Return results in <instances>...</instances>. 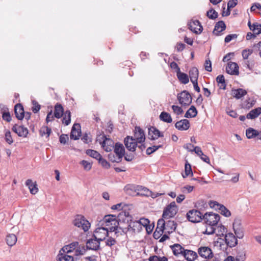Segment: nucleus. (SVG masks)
<instances>
[{"instance_id": "21", "label": "nucleus", "mask_w": 261, "mask_h": 261, "mask_svg": "<svg viewBox=\"0 0 261 261\" xmlns=\"http://www.w3.org/2000/svg\"><path fill=\"white\" fill-rule=\"evenodd\" d=\"M175 127L180 130H186L190 127V122L187 119H182L177 121L175 124Z\"/></svg>"}, {"instance_id": "58", "label": "nucleus", "mask_w": 261, "mask_h": 261, "mask_svg": "<svg viewBox=\"0 0 261 261\" xmlns=\"http://www.w3.org/2000/svg\"><path fill=\"white\" fill-rule=\"evenodd\" d=\"M253 50L252 49H244L242 51V55L244 59H247L249 56L252 54Z\"/></svg>"}, {"instance_id": "62", "label": "nucleus", "mask_w": 261, "mask_h": 261, "mask_svg": "<svg viewBox=\"0 0 261 261\" xmlns=\"http://www.w3.org/2000/svg\"><path fill=\"white\" fill-rule=\"evenodd\" d=\"M172 109L173 112L178 115L181 114L184 112L182 109L177 106L173 105Z\"/></svg>"}, {"instance_id": "61", "label": "nucleus", "mask_w": 261, "mask_h": 261, "mask_svg": "<svg viewBox=\"0 0 261 261\" xmlns=\"http://www.w3.org/2000/svg\"><path fill=\"white\" fill-rule=\"evenodd\" d=\"M116 243V240L112 237H109L106 241V245L109 247H112Z\"/></svg>"}, {"instance_id": "40", "label": "nucleus", "mask_w": 261, "mask_h": 261, "mask_svg": "<svg viewBox=\"0 0 261 261\" xmlns=\"http://www.w3.org/2000/svg\"><path fill=\"white\" fill-rule=\"evenodd\" d=\"M160 118L163 121L167 123H171L172 121L171 115L168 113L165 112H163L161 113Z\"/></svg>"}, {"instance_id": "60", "label": "nucleus", "mask_w": 261, "mask_h": 261, "mask_svg": "<svg viewBox=\"0 0 261 261\" xmlns=\"http://www.w3.org/2000/svg\"><path fill=\"white\" fill-rule=\"evenodd\" d=\"M215 226H209L207 227L204 233L207 234H212L216 232V228L215 227Z\"/></svg>"}, {"instance_id": "16", "label": "nucleus", "mask_w": 261, "mask_h": 261, "mask_svg": "<svg viewBox=\"0 0 261 261\" xmlns=\"http://www.w3.org/2000/svg\"><path fill=\"white\" fill-rule=\"evenodd\" d=\"M12 130L19 137H26L29 133L27 128L23 125L15 124L12 127Z\"/></svg>"}, {"instance_id": "26", "label": "nucleus", "mask_w": 261, "mask_h": 261, "mask_svg": "<svg viewBox=\"0 0 261 261\" xmlns=\"http://www.w3.org/2000/svg\"><path fill=\"white\" fill-rule=\"evenodd\" d=\"M183 256L188 261H194L198 256L196 252L191 250L186 249Z\"/></svg>"}, {"instance_id": "1", "label": "nucleus", "mask_w": 261, "mask_h": 261, "mask_svg": "<svg viewBox=\"0 0 261 261\" xmlns=\"http://www.w3.org/2000/svg\"><path fill=\"white\" fill-rule=\"evenodd\" d=\"M99 223L107 229H109V232H115V234L119 232V229L122 230L121 227H119V221L117 219L116 215H106Z\"/></svg>"}, {"instance_id": "29", "label": "nucleus", "mask_w": 261, "mask_h": 261, "mask_svg": "<svg viewBox=\"0 0 261 261\" xmlns=\"http://www.w3.org/2000/svg\"><path fill=\"white\" fill-rule=\"evenodd\" d=\"M247 94V91L243 89L239 88L231 90V95L237 99H240Z\"/></svg>"}, {"instance_id": "34", "label": "nucleus", "mask_w": 261, "mask_h": 261, "mask_svg": "<svg viewBox=\"0 0 261 261\" xmlns=\"http://www.w3.org/2000/svg\"><path fill=\"white\" fill-rule=\"evenodd\" d=\"M138 185L128 184L125 186L124 189L129 195H134L137 193V189Z\"/></svg>"}, {"instance_id": "23", "label": "nucleus", "mask_w": 261, "mask_h": 261, "mask_svg": "<svg viewBox=\"0 0 261 261\" xmlns=\"http://www.w3.org/2000/svg\"><path fill=\"white\" fill-rule=\"evenodd\" d=\"M172 250L174 255L178 256L179 255L183 256L184 252L185 251V248L182 247L179 244H175L171 246Z\"/></svg>"}, {"instance_id": "27", "label": "nucleus", "mask_w": 261, "mask_h": 261, "mask_svg": "<svg viewBox=\"0 0 261 261\" xmlns=\"http://www.w3.org/2000/svg\"><path fill=\"white\" fill-rule=\"evenodd\" d=\"M25 185L29 188L32 194L35 195L38 192L37 185L36 182H33L31 179H27L25 181Z\"/></svg>"}, {"instance_id": "46", "label": "nucleus", "mask_w": 261, "mask_h": 261, "mask_svg": "<svg viewBox=\"0 0 261 261\" xmlns=\"http://www.w3.org/2000/svg\"><path fill=\"white\" fill-rule=\"evenodd\" d=\"M86 154L91 157L94 158L97 160H98L100 158L101 156L100 154L98 153L97 151L92 150V149H88L86 150Z\"/></svg>"}, {"instance_id": "20", "label": "nucleus", "mask_w": 261, "mask_h": 261, "mask_svg": "<svg viewBox=\"0 0 261 261\" xmlns=\"http://www.w3.org/2000/svg\"><path fill=\"white\" fill-rule=\"evenodd\" d=\"M80 128L81 126L79 123H76L73 125L70 133V138L71 139L76 140L79 139V137L81 134Z\"/></svg>"}, {"instance_id": "42", "label": "nucleus", "mask_w": 261, "mask_h": 261, "mask_svg": "<svg viewBox=\"0 0 261 261\" xmlns=\"http://www.w3.org/2000/svg\"><path fill=\"white\" fill-rule=\"evenodd\" d=\"M141 228L140 227V223L138 222V221H134L131 222L129 225H128L127 230H132L133 232H135L136 230H139Z\"/></svg>"}, {"instance_id": "28", "label": "nucleus", "mask_w": 261, "mask_h": 261, "mask_svg": "<svg viewBox=\"0 0 261 261\" xmlns=\"http://www.w3.org/2000/svg\"><path fill=\"white\" fill-rule=\"evenodd\" d=\"M114 153L116 154H118L119 156H120L121 158L124 156V152L125 149L123 145L122 144L120 143H116L115 144V146L114 147Z\"/></svg>"}, {"instance_id": "54", "label": "nucleus", "mask_w": 261, "mask_h": 261, "mask_svg": "<svg viewBox=\"0 0 261 261\" xmlns=\"http://www.w3.org/2000/svg\"><path fill=\"white\" fill-rule=\"evenodd\" d=\"M80 164L83 166L84 169L86 171H89L92 168V163L87 161L82 160L80 162Z\"/></svg>"}, {"instance_id": "13", "label": "nucleus", "mask_w": 261, "mask_h": 261, "mask_svg": "<svg viewBox=\"0 0 261 261\" xmlns=\"http://www.w3.org/2000/svg\"><path fill=\"white\" fill-rule=\"evenodd\" d=\"M163 137V133L155 127L152 126L148 128V138L150 140H154Z\"/></svg>"}, {"instance_id": "24", "label": "nucleus", "mask_w": 261, "mask_h": 261, "mask_svg": "<svg viewBox=\"0 0 261 261\" xmlns=\"http://www.w3.org/2000/svg\"><path fill=\"white\" fill-rule=\"evenodd\" d=\"M14 112L16 118L19 120H22L24 117V111L21 104H17L14 108Z\"/></svg>"}, {"instance_id": "59", "label": "nucleus", "mask_w": 261, "mask_h": 261, "mask_svg": "<svg viewBox=\"0 0 261 261\" xmlns=\"http://www.w3.org/2000/svg\"><path fill=\"white\" fill-rule=\"evenodd\" d=\"M5 140L9 144L13 142L11 133L9 130L7 131L5 133Z\"/></svg>"}, {"instance_id": "3", "label": "nucleus", "mask_w": 261, "mask_h": 261, "mask_svg": "<svg viewBox=\"0 0 261 261\" xmlns=\"http://www.w3.org/2000/svg\"><path fill=\"white\" fill-rule=\"evenodd\" d=\"M98 225V227L94 231L93 237L99 241H102L106 239V237H108L109 231L100 223Z\"/></svg>"}, {"instance_id": "9", "label": "nucleus", "mask_w": 261, "mask_h": 261, "mask_svg": "<svg viewBox=\"0 0 261 261\" xmlns=\"http://www.w3.org/2000/svg\"><path fill=\"white\" fill-rule=\"evenodd\" d=\"M126 148L130 151H135L137 146V142L133 137L127 136L124 140Z\"/></svg>"}, {"instance_id": "6", "label": "nucleus", "mask_w": 261, "mask_h": 261, "mask_svg": "<svg viewBox=\"0 0 261 261\" xmlns=\"http://www.w3.org/2000/svg\"><path fill=\"white\" fill-rule=\"evenodd\" d=\"M73 224L78 227H81L84 231L89 230L90 227V223L82 215H77L73 220Z\"/></svg>"}, {"instance_id": "49", "label": "nucleus", "mask_w": 261, "mask_h": 261, "mask_svg": "<svg viewBox=\"0 0 261 261\" xmlns=\"http://www.w3.org/2000/svg\"><path fill=\"white\" fill-rule=\"evenodd\" d=\"M165 225L166 223L165 222V221L163 219H159L158 220L156 227V230H159V231H158V233H159V232H162V233L163 232L165 227Z\"/></svg>"}, {"instance_id": "15", "label": "nucleus", "mask_w": 261, "mask_h": 261, "mask_svg": "<svg viewBox=\"0 0 261 261\" xmlns=\"http://www.w3.org/2000/svg\"><path fill=\"white\" fill-rule=\"evenodd\" d=\"M198 252L200 256L204 258H211L213 257V253L211 249L208 247H201L198 248Z\"/></svg>"}, {"instance_id": "50", "label": "nucleus", "mask_w": 261, "mask_h": 261, "mask_svg": "<svg viewBox=\"0 0 261 261\" xmlns=\"http://www.w3.org/2000/svg\"><path fill=\"white\" fill-rule=\"evenodd\" d=\"M250 30L255 32L256 35H259L261 34V24L257 22L254 23L252 27H250Z\"/></svg>"}, {"instance_id": "39", "label": "nucleus", "mask_w": 261, "mask_h": 261, "mask_svg": "<svg viewBox=\"0 0 261 261\" xmlns=\"http://www.w3.org/2000/svg\"><path fill=\"white\" fill-rule=\"evenodd\" d=\"M197 114V111L196 108L194 106H192L186 113L185 117L186 118H194L196 117Z\"/></svg>"}, {"instance_id": "18", "label": "nucleus", "mask_w": 261, "mask_h": 261, "mask_svg": "<svg viewBox=\"0 0 261 261\" xmlns=\"http://www.w3.org/2000/svg\"><path fill=\"white\" fill-rule=\"evenodd\" d=\"M100 242L95 238L88 240L86 242L87 250H98L100 247Z\"/></svg>"}, {"instance_id": "8", "label": "nucleus", "mask_w": 261, "mask_h": 261, "mask_svg": "<svg viewBox=\"0 0 261 261\" xmlns=\"http://www.w3.org/2000/svg\"><path fill=\"white\" fill-rule=\"evenodd\" d=\"M179 103L183 106H188L192 102V97L189 92L185 90L177 96Z\"/></svg>"}, {"instance_id": "30", "label": "nucleus", "mask_w": 261, "mask_h": 261, "mask_svg": "<svg viewBox=\"0 0 261 261\" xmlns=\"http://www.w3.org/2000/svg\"><path fill=\"white\" fill-rule=\"evenodd\" d=\"M260 114L261 108L258 107L250 111V112L247 114L246 118L247 119H253L257 118Z\"/></svg>"}, {"instance_id": "12", "label": "nucleus", "mask_w": 261, "mask_h": 261, "mask_svg": "<svg viewBox=\"0 0 261 261\" xmlns=\"http://www.w3.org/2000/svg\"><path fill=\"white\" fill-rule=\"evenodd\" d=\"M139 143H144L145 140V133L139 126H136L134 130V138Z\"/></svg>"}, {"instance_id": "35", "label": "nucleus", "mask_w": 261, "mask_h": 261, "mask_svg": "<svg viewBox=\"0 0 261 261\" xmlns=\"http://www.w3.org/2000/svg\"><path fill=\"white\" fill-rule=\"evenodd\" d=\"M17 237L14 234H9L6 236V241L9 246H14L17 242Z\"/></svg>"}, {"instance_id": "43", "label": "nucleus", "mask_w": 261, "mask_h": 261, "mask_svg": "<svg viewBox=\"0 0 261 261\" xmlns=\"http://www.w3.org/2000/svg\"><path fill=\"white\" fill-rule=\"evenodd\" d=\"M258 135V131L252 128H249L246 130V135L247 138L248 139H252L254 137H256V135Z\"/></svg>"}, {"instance_id": "57", "label": "nucleus", "mask_w": 261, "mask_h": 261, "mask_svg": "<svg viewBox=\"0 0 261 261\" xmlns=\"http://www.w3.org/2000/svg\"><path fill=\"white\" fill-rule=\"evenodd\" d=\"M75 255H83L85 253L87 249H86L84 246L82 247H78L75 249Z\"/></svg>"}, {"instance_id": "19", "label": "nucleus", "mask_w": 261, "mask_h": 261, "mask_svg": "<svg viewBox=\"0 0 261 261\" xmlns=\"http://www.w3.org/2000/svg\"><path fill=\"white\" fill-rule=\"evenodd\" d=\"M225 240L226 244L230 247H234L238 244V240L232 233L225 234Z\"/></svg>"}, {"instance_id": "48", "label": "nucleus", "mask_w": 261, "mask_h": 261, "mask_svg": "<svg viewBox=\"0 0 261 261\" xmlns=\"http://www.w3.org/2000/svg\"><path fill=\"white\" fill-rule=\"evenodd\" d=\"M217 232H216L217 235L220 237L225 236L226 233V228L223 225H220L217 227L216 229Z\"/></svg>"}, {"instance_id": "31", "label": "nucleus", "mask_w": 261, "mask_h": 261, "mask_svg": "<svg viewBox=\"0 0 261 261\" xmlns=\"http://www.w3.org/2000/svg\"><path fill=\"white\" fill-rule=\"evenodd\" d=\"M150 193V190L147 188L142 186H138L136 195L147 197Z\"/></svg>"}, {"instance_id": "41", "label": "nucleus", "mask_w": 261, "mask_h": 261, "mask_svg": "<svg viewBox=\"0 0 261 261\" xmlns=\"http://www.w3.org/2000/svg\"><path fill=\"white\" fill-rule=\"evenodd\" d=\"M193 175L191 165L188 163L186 162L185 166V173L182 174L183 178H186L189 175L192 176Z\"/></svg>"}, {"instance_id": "56", "label": "nucleus", "mask_w": 261, "mask_h": 261, "mask_svg": "<svg viewBox=\"0 0 261 261\" xmlns=\"http://www.w3.org/2000/svg\"><path fill=\"white\" fill-rule=\"evenodd\" d=\"M98 161L103 167L106 169H108L110 167V164L105 159H103L102 156L100 158Z\"/></svg>"}, {"instance_id": "36", "label": "nucleus", "mask_w": 261, "mask_h": 261, "mask_svg": "<svg viewBox=\"0 0 261 261\" xmlns=\"http://www.w3.org/2000/svg\"><path fill=\"white\" fill-rule=\"evenodd\" d=\"M63 108L61 104L57 103L55 107L54 116L57 118H60L63 115Z\"/></svg>"}, {"instance_id": "44", "label": "nucleus", "mask_w": 261, "mask_h": 261, "mask_svg": "<svg viewBox=\"0 0 261 261\" xmlns=\"http://www.w3.org/2000/svg\"><path fill=\"white\" fill-rule=\"evenodd\" d=\"M63 123H64L65 125H68L71 121V113L70 111H66L63 114Z\"/></svg>"}, {"instance_id": "22", "label": "nucleus", "mask_w": 261, "mask_h": 261, "mask_svg": "<svg viewBox=\"0 0 261 261\" xmlns=\"http://www.w3.org/2000/svg\"><path fill=\"white\" fill-rule=\"evenodd\" d=\"M226 29V25L223 21H219L215 25L213 34L216 36L220 35V33Z\"/></svg>"}, {"instance_id": "2", "label": "nucleus", "mask_w": 261, "mask_h": 261, "mask_svg": "<svg viewBox=\"0 0 261 261\" xmlns=\"http://www.w3.org/2000/svg\"><path fill=\"white\" fill-rule=\"evenodd\" d=\"M96 141L101 144L102 148L107 152L112 151L115 146L114 142L112 139L107 138L104 134L99 136Z\"/></svg>"}, {"instance_id": "7", "label": "nucleus", "mask_w": 261, "mask_h": 261, "mask_svg": "<svg viewBox=\"0 0 261 261\" xmlns=\"http://www.w3.org/2000/svg\"><path fill=\"white\" fill-rule=\"evenodd\" d=\"M187 219L192 223L200 222L202 220L203 214L198 210H190L186 215Z\"/></svg>"}, {"instance_id": "33", "label": "nucleus", "mask_w": 261, "mask_h": 261, "mask_svg": "<svg viewBox=\"0 0 261 261\" xmlns=\"http://www.w3.org/2000/svg\"><path fill=\"white\" fill-rule=\"evenodd\" d=\"M199 76L198 70L196 67H192L189 71V76L191 82L198 81Z\"/></svg>"}, {"instance_id": "53", "label": "nucleus", "mask_w": 261, "mask_h": 261, "mask_svg": "<svg viewBox=\"0 0 261 261\" xmlns=\"http://www.w3.org/2000/svg\"><path fill=\"white\" fill-rule=\"evenodd\" d=\"M207 16L212 19H215L218 17V13L213 9H211L207 12Z\"/></svg>"}, {"instance_id": "37", "label": "nucleus", "mask_w": 261, "mask_h": 261, "mask_svg": "<svg viewBox=\"0 0 261 261\" xmlns=\"http://www.w3.org/2000/svg\"><path fill=\"white\" fill-rule=\"evenodd\" d=\"M68 253L60 252L58 256V261H74L73 257Z\"/></svg>"}, {"instance_id": "63", "label": "nucleus", "mask_w": 261, "mask_h": 261, "mask_svg": "<svg viewBox=\"0 0 261 261\" xmlns=\"http://www.w3.org/2000/svg\"><path fill=\"white\" fill-rule=\"evenodd\" d=\"M238 37V35L236 34H229L227 35L225 38L224 41L225 43H228L233 39H236Z\"/></svg>"}, {"instance_id": "47", "label": "nucleus", "mask_w": 261, "mask_h": 261, "mask_svg": "<svg viewBox=\"0 0 261 261\" xmlns=\"http://www.w3.org/2000/svg\"><path fill=\"white\" fill-rule=\"evenodd\" d=\"M51 129L48 127L42 126L39 130V133L41 136L43 137L45 135H46V137L48 138L51 133Z\"/></svg>"}, {"instance_id": "52", "label": "nucleus", "mask_w": 261, "mask_h": 261, "mask_svg": "<svg viewBox=\"0 0 261 261\" xmlns=\"http://www.w3.org/2000/svg\"><path fill=\"white\" fill-rule=\"evenodd\" d=\"M216 81L217 83L221 84L220 88L223 89H225L226 84L224 76L223 75H219L216 78Z\"/></svg>"}, {"instance_id": "11", "label": "nucleus", "mask_w": 261, "mask_h": 261, "mask_svg": "<svg viewBox=\"0 0 261 261\" xmlns=\"http://www.w3.org/2000/svg\"><path fill=\"white\" fill-rule=\"evenodd\" d=\"M210 203L211 207L219 210L221 214L223 216L226 217L230 216V212L223 205L220 204L216 201H211Z\"/></svg>"}, {"instance_id": "32", "label": "nucleus", "mask_w": 261, "mask_h": 261, "mask_svg": "<svg viewBox=\"0 0 261 261\" xmlns=\"http://www.w3.org/2000/svg\"><path fill=\"white\" fill-rule=\"evenodd\" d=\"M177 224L174 221L169 220L166 222L164 229L167 230L168 233L172 232L176 228Z\"/></svg>"}, {"instance_id": "25", "label": "nucleus", "mask_w": 261, "mask_h": 261, "mask_svg": "<svg viewBox=\"0 0 261 261\" xmlns=\"http://www.w3.org/2000/svg\"><path fill=\"white\" fill-rule=\"evenodd\" d=\"M79 246V243L77 242H73L68 245L64 246L60 252L63 251V253H70L74 250Z\"/></svg>"}, {"instance_id": "64", "label": "nucleus", "mask_w": 261, "mask_h": 261, "mask_svg": "<svg viewBox=\"0 0 261 261\" xmlns=\"http://www.w3.org/2000/svg\"><path fill=\"white\" fill-rule=\"evenodd\" d=\"M245 258V254L244 252H239L236 256V261H244Z\"/></svg>"}, {"instance_id": "45", "label": "nucleus", "mask_w": 261, "mask_h": 261, "mask_svg": "<svg viewBox=\"0 0 261 261\" xmlns=\"http://www.w3.org/2000/svg\"><path fill=\"white\" fill-rule=\"evenodd\" d=\"M108 159L110 161L113 163H120L122 159L120 156L118 155V154H116L114 152L113 153H110L108 154Z\"/></svg>"}, {"instance_id": "10", "label": "nucleus", "mask_w": 261, "mask_h": 261, "mask_svg": "<svg viewBox=\"0 0 261 261\" xmlns=\"http://www.w3.org/2000/svg\"><path fill=\"white\" fill-rule=\"evenodd\" d=\"M233 229L237 237L242 239L244 237V230L241 226V221L239 219H236L233 223Z\"/></svg>"}, {"instance_id": "14", "label": "nucleus", "mask_w": 261, "mask_h": 261, "mask_svg": "<svg viewBox=\"0 0 261 261\" xmlns=\"http://www.w3.org/2000/svg\"><path fill=\"white\" fill-rule=\"evenodd\" d=\"M188 25L189 28L197 34L201 33L203 29L200 22L197 20H192L189 23Z\"/></svg>"}, {"instance_id": "17", "label": "nucleus", "mask_w": 261, "mask_h": 261, "mask_svg": "<svg viewBox=\"0 0 261 261\" xmlns=\"http://www.w3.org/2000/svg\"><path fill=\"white\" fill-rule=\"evenodd\" d=\"M226 70L227 73L231 75H238L239 66L235 62H229L226 67Z\"/></svg>"}, {"instance_id": "38", "label": "nucleus", "mask_w": 261, "mask_h": 261, "mask_svg": "<svg viewBox=\"0 0 261 261\" xmlns=\"http://www.w3.org/2000/svg\"><path fill=\"white\" fill-rule=\"evenodd\" d=\"M177 77L179 81L184 84H187L189 82L188 75L185 73L181 72L180 71L177 72Z\"/></svg>"}, {"instance_id": "51", "label": "nucleus", "mask_w": 261, "mask_h": 261, "mask_svg": "<svg viewBox=\"0 0 261 261\" xmlns=\"http://www.w3.org/2000/svg\"><path fill=\"white\" fill-rule=\"evenodd\" d=\"M163 147V144H160L158 145H153L151 147H149L146 149V154L148 155H150L151 153L155 152L160 148H162Z\"/></svg>"}, {"instance_id": "5", "label": "nucleus", "mask_w": 261, "mask_h": 261, "mask_svg": "<svg viewBox=\"0 0 261 261\" xmlns=\"http://www.w3.org/2000/svg\"><path fill=\"white\" fill-rule=\"evenodd\" d=\"M177 207L174 201L171 202L164 209L162 217L169 219L173 217L177 213Z\"/></svg>"}, {"instance_id": "4", "label": "nucleus", "mask_w": 261, "mask_h": 261, "mask_svg": "<svg viewBox=\"0 0 261 261\" xmlns=\"http://www.w3.org/2000/svg\"><path fill=\"white\" fill-rule=\"evenodd\" d=\"M220 217L219 214L212 212L206 213L203 215L202 220L209 226H216L219 221Z\"/></svg>"}, {"instance_id": "55", "label": "nucleus", "mask_w": 261, "mask_h": 261, "mask_svg": "<svg viewBox=\"0 0 261 261\" xmlns=\"http://www.w3.org/2000/svg\"><path fill=\"white\" fill-rule=\"evenodd\" d=\"M138 222L139 223H140V226L141 225H142L144 227H146V230L147 231H148V228H147V226L149 225V221L148 219H146V218H141L139 220V221H138ZM140 227L141 228V227L140 226Z\"/></svg>"}]
</instances>
